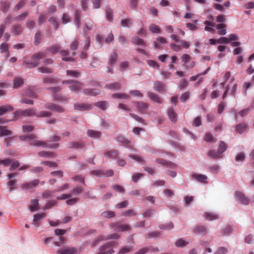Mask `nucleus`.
I'll return each instance as SVG.
<instances>
[{
    "label": "nucleus",
    "mask_w": 254,
    "mask_h": 254,
    "mask_svg": "<svg viewBox=\"0 0 254 254\" xmlns=\"http://www.w3.org/2000/svg\"><path fill=\"white\" fill-rule=\"evenodd\" d=\"M112 97L115 99L120 98L122 99H128L129 98V96L124 93H117L112 94Z\"/></svg>",
    "instance_id": "37"
},
{
    "label": "nucleus",
    "mask_w": 254,
    "mask_h": 254,
    "mask_svg": "<svg viewBox=\"0 0 254 254\" xmlns=\"http://www.w3.org/2000/svg\"><path fill=\"white\" fill-rule=\"evenodd\" d=\"M221 154L218 152L214 150H210L208 153V156L210 159H217L221 157Z\"/></svg>",
    "instance_id": "38"
},
{
    "label": "nucleus",
    "mask_w": 254,
    "mask_h": 254,
    "mask_svg": "<svg viewBox=\"0 0 254 254\" xmlns=\"http://www.w3.org/2000/svg\"><path fill=\"white\" fill-rule=\"evenodd\" d=\"M236 198L237 200L242 204L248 205L249 204V199L243 193L239 191L236 192Z\"/></svg>",
    "instance_id": "8"
},
{
    "label": "nucleus",
    "mask_w": 254,
    "mask_h": 254,
    "mask_svg": "<svg viewBox=\"0 0 254 254\" xmlns=\"http://www.w3.org/2000/svg\"><path fill=\"white\" fill-rule=\"evenodd\" d=\"M83 93L86 95L95 96L100 94L101 92L98 89L87 88L83 90Z\"/></svg>",
    "instance_id": "10"
},
{
    "label": "nucleus",
    "mask_w": 254,
    "mask_h": 254,
    "mask_svg": "<svg viewBox=\"0 0 254 254\" xmlns=\"http://www.w3.org/2000/svg\"><path fill=\"white\" fill-rule=\"evenodd\" d=\"M11 31L14 36H16L22 33L23 28L20 25L16 24L11 26Z\"/></svg>",
    "instance_id": "12"
},
{
    "label": "nucleus",
    "mask_w": 254,
    "mask_h": 254,
    "mask_svg": "<svg viewBox=\"0 0 254 254\" xmlns=\"http://www.w3.org/2000/svg\"><path fill=\"white\" fill-rule=\"evenodd\" d=\"M249 111L250 109L249 108L242 110L235 115V118H237L238 115L242 117L246 116L248 114Z\"/></svg>",
    "instance_id": "54"
},
{
    "label": "nucleus",
    "mask_w": 254,
    "mask_h": 254,
    "mask_svg": "<svg viewBox=\"0 0 254 254\" xmlns=\"http://www.w3.org/2000/svg\"><path fill=\"white\" fill-rule=\"evenodd\" d=\"M61 49V47L58 45H53L51 47H49L47 51L50 52L52 54H56Z\"/></svg>",
    "instance_id": "39"
},
{
    "label": "nucleus",
    "mask_w": 254,
    "mask_h": 254,
    "mask_svg": "<svg viewBox=\"0 0 254 254\" xmlns=\"http://www.w3.org/2000/svg\"><path fill=\"white\" fill-rule=\"evenodd\" d=\"M148 96L150 98V99L153 101L156 102L159 104L162 103V99L156 93L148 92Z\"/></svg>",
    "instance_id": "24"
},
{
    "label": "nucleus",
    "mask_w": 254,
    "mask_h": 254,
    "mask_svg": "<svg viewBox=\"0 0 254 254\" xmlns=\"http://www.w3.org/2000/svg\"><path fill=\"white\" fill-rule=\"evenodd\" d=\"M84 190V189L79 186L75 187L71 191V193L74 195H77Z\"/></svg>",
    "instance_id": "47"
},
{
    "label": "nucleus",
    "mask_w": 254,
    "mask_h": 254,
    "mask_svg": "<svg viewBox=\"0 0 254 254\" xmlns=\"http://www.w3.org/2000/svg\"><path fill=\"white\" fill-rule=\"evenodd\" d=\"M10 5V3L9 1H5L2 4L1 10L3 12H5L8 10V9L9 8Z\"/></svg>",
    "instance_id": "57"
},
{
    "label": "nucleus",
    "mask_w": 254,
    "mask_h": 254,
    "mask_svg": "<svg viewBox=\"0 0 254 254\" xmlns=\"http://www.w3.org/2000/svg\"><path fill=\"white\" fill-rule=\"evenodd\" d=\"M39 183V180L36 179L31 182H26L21 185L20 187L23 190H30L37 186Z\"/></svg>",
    "instance_id": "7"
},
{
    "label": "nucleus",
    "mask_w": 254,
    "mask_h": 254,
    "mask_svg": "<svg viewBox=\"0 0 254 254\" xmlns=\"http://www.w3.org/2000/svg\"><path fill=\"white\" fill-rule=\"evenodd\" d=\"M36 112L33 109H27L26 110H19L14 112V115L15 117H31L35 116Z\"/></svg>",
    "instance_id": "4"
},
{
    "label": "nucleus",
    "mask_w": 254,
    "mask_h": 254,
    "mask_svg": "<svg viewBox=\"0 0 254 254\" xmlns=\"http://www.w3.org/2000/svg\"><path fill=\"white\" fill-rule=\"evenodd\" d=\"M56 79L51 77H47L43 79V82L46 84L56 83Z\"/></svg>",
    "instance_id": "61"
},
{
    "label": "nucleus",
    "mask_w": 254,
    "mask_h": 254,
    "mask_svg": "<svg viewBox=\"0 0 254 254\" xmlns=\"http://www.w3.org/2000/svg\"><path fill=\"white\" fill-rule=\"evenodd\" d=\"M85 146L84 142H70L68 143V147L74 149L82 148Z\"/></svg>",
    "instance_id": "18"
},
{
    "label": "nucleus",
    "mask_w": 254,
    "mask_h": 254,
    "mask_svg": "<svg viewBox=\"0 0 254 254\" xmlns=\"http://www.w3.org/2000/svg\"><path fill=\"white\" fill-rule=\"evenodd\" d=\"M49 21L50 22H51L53 24V25L55 29H57L58 28L59 23L57 21L56 17H51L49 19Z\"/></svg>",
    "instance_id": "59"
},
{
    "label": "nucleus",
    "mask_w": 254,
    "mask_h": 254,
    "mask_svg": "<svg viewBox=\"0 0 254 254\" xmlns=\"http://www.w3.org/2000/svg\"><path fill=\"white\" fill-rule=\"evenodd\" d=\"M226 25L223 23H219L216 26L218 30V34L220 35H225L227 33Z\"/></svg>",
    "instance_id": "17"
},
{
    "label": "nucleus",
    "mask_w": 254,
    "mask_h": 254,
    "mask_svg": "<svg viewBox=\"0 0 254 254\" xmlns=\"http://www.w3.org/2000/svg\"><path fill=\"white\" fill-rule=\"evenodd\" d=\"M79 45V41L77 39H75L73 42L70 45V49L71 50H76Z\"/></svg>",
    "instance_id": "60"
},
{
    "label": "nucleus",
    "mask_w": 254,
    "mask_h": 254,
    "mask_svg": "<svg viewBox=\"0 0 254 254\" xmlns=\"http://www.w3.org/2000/svg\"><path fill=\"white\" fill-rule=\"evenodd\" d=\"M23 83L24 81L22 78L16 77L13 80V88L14 89L19 88L23 85Z\"/></svg>",
    "instance_id": "16"
},
{
    "label": "nucleus",
    "mask_w": 254,
    "mask_h": 254,
    "mask_svg": "<svg viewBox=\"0 0 254 254\" xmlns=\"http://www.w3.org/2000/svg\"><path fill=\"white\" fill-rule=\"evenodd\" d=\"M204 217L205 219L212 221L218 218V216L214 213L211 212H205L204 214Z\"/></svg>",
    "instance_id": "30"
},
{
    "label": "nucleus",
    "mask_w": 254,
    "mask_h": 254,
    "mask_svg": "<svg viewBox=\"0 0 254 254\" xmlns=\"http://www.w3.org/2000/svg\"><path fill=\"white\" fill-rule=\"evenodd\" d=\"M8 45L5 43H2L0 45V52L1 53H5V58H8L9 57V50L7 48Z\"/></svg>",
    "instance_id": "36"
},
{
    "label": "nucleus",
    "mask_w": 254,
    "mask_h": 254,
    "mask_svg": "<svg viewBox=\"0 0 254 254\" xmlns=\"http://www.w3.org/2000/svg\"><path fill=\"white\" fill-rule=\"evenodd\" d=\"M190 244L189 241H186L183 238L178 239L175 242V246L179 248H183Z\"/></svg>",
    "instance_id": "28"
},
{
    "label": "nucleus",
    "mask_w": 254,
    "mask_h": 254,
    "mask_svg": "<svg viewBox=\"0 0 254 254\" xmlns=\"http://www.w3.org/2000/svg\"><path fill=\"white\" fill-rule=\"evenodd\" d=\"M25 4V0H21L20 1H19L15 5L14 7V10L15 11H18L19 9L22 8L24 6Z\"/></svg>",
    "instance_id": "53"
},
{
    "label": "nucleus",
    "mask_w": 254,
    "mask_h": 254,
    "mask_svg": "<svg viewBox=\"0 0 254 254\" xmlns=\"http://www.w3.org/2000/svg\"><path fill=\"white\" fill-rule=\"evenodd\" d=\"M74 109L84 111L91 109V106L88 103H76L74 105Z\"/></svg>",
    "instance_id": "9"
},
{
    "label": "nucleus",
    "mask_w": 254,
    "mask_h": 254,
    "mask_svg": "<svg viewBox=\"0 0 254 254\" xmlns=\"http://www.w3.org/2000/svg\"><path fill=\"white\" fill-rule=\"evenodd\" d=\"M134 104L137 108L138 111L141 113H143L148 108V105L144 102H134Z\"/></svg>",
    "instance_id": "13"
},
{
    "label": "nucleus",
    "mask_w": 254,
    "mask_h": 254,
    "mask_svg": "<svg viewBox=\"0 0 254 254\" xmlns=\"http://www.w3.org/2000/svg\"><path fill=\"white\" fill-rule=\"evenodd\" d=\"M33 129L34 127L31 125H24L22 126V130L25 133L31 132Z\"/></svg>",
    "instance_id": "62"
},
{
    "label": "nucleus",
    "mask_w": 254,
    "mask_h": 254,
    "mask_svg": "<svg viewBox=\"0 0 254 254\" xmlns=\"http://www.w3.org/2000/svg\"><path fill=\"white\" fill-rule=\"evenodd\" d=\"M53 97L54 99L57 101H65L67 99L66 97L59 94H55Z\"/></svg>",
    "instance_id": "63"
},
{
    "label": "nucleus",
    "mask_w": 254,
    "mask_h": 254,
    "mask_svg": "<svg viewBox=\"0 0 254 254\" xmlns=\"http://www.w3.org/2000/svg\"><path fill=\"white\" fill-rule=\"evenodd\" d=\"M39 208V204L38 200L34 199L31 200V204L29 206V210L32 211H35V210H38Z\"/></svg>",
    "instance_id": "23"
},
{
    "label": "nucleus",
    "mask_w": 254,
    "mask_h": 254,
    "mask_svg": "<svg viewBox=\"0 0 254 254\" xmlns=\"http://www.w3.org/2000/svg\"><path fill=\"white\" fill-rule=\"evenodd\" d=\"M101 216L106 218H111L115 216V213L112 211H105L103 212L101 214Z\"/></svg>",
    "instance_id": "42"
},
{
    "label": "nucleus",
    "mask_w": 254,
    "mask_h": 254,
    "mask_svg": "<svg viewBox=\"0 0 254 254\" xmlns=\"http://www.w3.org/2000/svg\"><path fill=\"white\" fill-rule=\"evenodd\" d=\"M38 155L43 157L54 158L56 156V154L52 152L40 151L38 153Z\"/></svg>",
    "instance_id": "34"
},
{
    "label": "nucleus",
    "mask_w": 254,
    "mask_h": 254,
    "mask_svg": "<svg viewBox=\"0 0 254 254\" xmlns=\"http://www.w3.org/2000/svg\"><path fill=\"white\" fill-rule=\"evenodd\" d=\"M46 54L43 52H39L33 55L31 57V61H24L22 64L25 68H32L39 65V60L45 57Z\"/></svg>",
    "instance_id": "1"
},
{
    "label": "nucleus",
    "mask_w": 254,
    "mask_h": 254,
    "mask_svg": "<svg viewBox=\"0 0 254 254\" xmlns=\"http://www.w3.org/2000/svg\"><path fill=\"white\" fill-rule=\"evenodd\" d=\"M136 213L134 210L128 209L123 212L122 215L127 217H132L135 216Z\"/></svg>",
    "instance_id": "45"
},
{
    "label": "nucleus",
    "mask_w": 254,
    "mask_h": 254,
    "mask_svg": "<svg viewBox=\"0 0 254 254\" xmlns=\"http://www.w3.org/2000/svg\"><path fill=\"white\" fill-rule=\"evenodd\" d=\"M74 22L77 28L80 26V14L78 10H76L74 14Z\"/></svg>",
    "instance_id": "55"
},
{
    "label": "nucleus",
    "mask_w": 254,
    "mask_h": 254,
    "mask_svg": "<svg viewBox=\"0 0 254 254\" xmlns=\"http://www.w3.org/2000/svg\"><path fill=\"white\" fill-rule=\"evenodd\" d=\"M128 157L139 163H142L144 162L143 158L137 154H129Z\"/></svg>",
    "instance_id": "32"
},
{
    "label": "nucleus",
    "mask_w": 254,
    "mask_h": 254,
    "mask_svg": "<svg viewBox=\"0 0 254 254\" xmlns=\"http://www.w3.org/2000/svg\"><path fill=\"white\" fill-rule=\"evenodd\" d=\"M87 134L89 137L95 138H100L102 135L101 132L92 129L88 130Z\"/></svg>",
    "instance_id": "27"
},
{
    "label": "nucleus",
    "mask_w": 254,
    "mask_h": 254,
    "mask_svg": "<svg viewBox=\"0 0 254 254\" xmlns=\"http://www.w3.org/2000/svg\"><path fill=\"white\" fill-rule=\"evenodd\" d=\"M208 228L204 226L197 225L193 228V232L195 234L203 236L208 233Z\"/></svg>",
    "instance_id": "6"
},
{
    "label": "nucleus",
    "mask_w": 254,
    "mask_h": 254,
    "mask_svg": "<svg viewBox=\"0 0 254 254\" xmlns=\"http://www.w3.org/2000/svg\"><path fill=\"white\" fill-rule=\"evenodd\" d=\"M118 58V55L117 53H115V52H113L111 54V56H110V58L109 59V64L110 65H113L114 64L116 61H117V59Z\"/></svg>",
    "instance_id": "51"
},
{
    "label": "nucleus",
    "mask_w": 254,
    "mask_h": 254,
    "mask_svg": "<svg viewBox=\"0 0 254 254\" xmlns=\"http://www.w3.org/2000/svg\"><path fill=\"white\" fill-rule=\"evenodd\" d=\"M67 75L72 77H78L80 76V73L77 71L67 70L66 71Z\"/></svg>",
    "instance_id": "46"
},
{
    "label": "nucleus",
    "mask_w": 254,
    "mask_h": 254,
    "mask_svg": "<svg viewBox=\"0 0 254 254\" xmlns=\"http://www.w3.org/2000/svg\"><path fill=\"white\" fill-rule=\"evenodd\" d=\"M132 42L135 45H140L142 47H145L146 46L144 40L137 36H135L132 38Z\"/></svg>",
    "instance_id": "33"
},
{
    "label": "nucleus",
    "mask_w": 254,
    "mask_h": 254,
    "mask_svg": "<svg viewBox=\"0 0 254 254\" xmlns=\"http://www.w3.org/2000/svg\"><path fill=\"white\" fill-rule=\"evenodd\" d=\"M133 246H126L120 249V250L118 252V254H125V253H128L130 252L133 249Z\"/></svg>",
    "instance_id": "44"
},
{
    "label": "nucleus",
    "mask_w": 254,
    "mask_h": 254,
    "mask_svg": "<svg viewBox=\"0 0 254 254\" xmlns=\"http://www.w3.org/2000/svg\"><path fill=\"white\" fill-rule=\"evenodd\" d=\"M115 231L117 232L127 231L130 230V226L125 224H114Z\"/></svg>",
    "instance_id": "14"
},
{
    "label": "nucleus",
    "mask_w": 254,
    "mask_h": 254,
    "mask_svg": "<svg viewBox=\"0 0 254 254\" xmlns=\"http://www.w3.org/2000/svg\"><path fill=\"white\" fill-rule=\"evenodd\" d=\"M248 126L245 123L240 124L236 126V130L238 133L241 134L243 133L247 128Z\"/></svg>",
    "instance_id": "31"
},
{
    "label": "nucleus",
    "mask_w": 254,
    "mask_h": 254,
    "mask_svg": "<svg viewBox=\"0 0 254 254\" xmlns=\"http://www.w3.org/2000/svg\"><path fill=\"white\" fill-rule=\"evenodd\" d=\"M64 84H68V88L72 92H78L83 86V84L77 80H66L63 81Z\"/></svg>",
    "instance_id": "3"
},
{
    "label": "nucleus",
    "mask_w": 254,
    "mask_h": 254,
    "mask_svg": "<svg viewBox=\"0 0 254 254\" xmlns=\"http://www.w3.org/2000/svg\"><path fill=\"white\" fill-rule=\"evenodd\" d=\"M149 30L153 33H161V29L160 27L155 24H152L149 26Z\"/></svg>",
    "instance_id": "41"
},
{
    "label": "nucleus",
    "mask_w": 254,
    "mask_h": 254,
    "mask_svg": "<svg viewBox=\"0 0 254 254\" xmlns=\"http://www.w3.org/2000/svg\"><path fill=\"white\" fill-rule=\"evenodd\" d=\"M106 14L107 19L109 21H112L113 19V10H112V9L109 7H107L106 8Z\"/></svg>",
    "instance_id": "50"
},
{
    "label": "nucleus",
    "mask_w": 254,
    "mask_h": 254,
    "mask_svg": "<svg viewBox=\"0 0 254 254\" xmlns=\"http://www.w3.org/2000/svg\"><path fill=\"white\" fill-rule=\"evenodd\" d=\"M94 105L103 111L106 110L108 107V102L105 101L95 102L94 103Z\"/></svg>",
    "instance_id": "25"
},
{
    "label": "nucleus",
    "mask_w": 254,
    "mask_h": 254,
    "mask_svg": "<svg viewBox=\"0 0 254 254\" xmlns=\"http://www.w3.org/2000/svg\"><path fill=\"white\" fill-rule=\"evenodd\" d=\"M46 215L44 213H37L34 215L33 218V224L37 226L38 223H39L41 219L44 218L46 217Z\"/></svg>",
    "instance_id": "26"
},
{
    "label": "nucleus",
    "mask_w": 254,
    "mask_h": 254,
    "mask_svg": "<svg viewBox=\"0 0 254 254\" xmlns=\"http://www.w3.org/2000/svg\"><path fill=\"white\" fill-rule=\"evenodd\" d=\"M21 141H25L27 139L29 140V143L31 145L36 147H47L48 145L46 143L42 141L37 140L34 134L23 135L19 136Z\"/></svg>",
    "instance_id": "2"
},
{
    "label": "nucleus",
    "mask_w": 254,
    "mask_h": 254,
    "mask_svg": "<svg viewBox=\"0 0 254 254\" xmlns=\"http://www.w3.org/2000/svg\"><path fill=\"white\" fill-rule=\"evenodd\" d=\"M228 252V250L225 247H219L215 252L214 254H225Z\"/></svg>",
    "instance_id": "64"
},
{
    "label": "nucleus",
    "mask_w": 254,
    "mask_h": 254,
    "mask_svg": "<svg viewBox=\"0 0 254 254\" xmlns=\"http://www.w3.org/2000/svg\"><path fill=\"white\" fill-rule=\"evenodd\" d=\"M192 177L200 183H206L207 176L203 174H193Z\"/></svg>",
    "instance_id": "29"
},
{
    "label": "nucleus",
    "mask_w": 254,
    "mask_h": 254,
    "mask_svg": "<svg viewBox=\"0 0 254 254\" xmlns=\"http://www.w3.org/2000/svg\"><path fill=\"white\" fill-rule=\"evenodd\" d=\"M57 254H77V250L73 247H64L56 251Z\"/></svg>",
    "instance_id": "5"
},
{
    "label": "nucleus",
    "mask_w": 254,
    "mask_h": 254,
    "mask_svg": "<svg viewBox=\"0 0 254 254\" xmlns=\"http://www.w3.org/2000/svg\"><path fill=\"white\" fill-rule=\"evenodd\" d=\"M174 227V225L172 222H169L166 224H162L160 226V229L165 230H170Z\"/></svg>",
    "instance_id": "58"
},
{
    "label": "nucleus",
    "mask_w": 254,
    "mask_h": 254,
    "mask_svg": "<svg viewBox=\"0 0 254 254\" xmlns=\"http://www.w3.org/2000/svg\"><path fill=\"white\" fill-rule=\"evenodd\" d=\"M117 140L118 142L125 144H129L130 143V141L127 139L124 136L122 135H118L117 137Z\"/></svg>",
    "instance_id": "49"
},
{
    "label": "nucleus",
    "mask_w": 254,
    "mask_h": 254,
    "mask_svg": "<svg viewBox=\"0 0 254 254\" xmlns=\"http://www.w3.org/2000/svg\"><path fill=\"white\" fill-rule=\"evenodd\" d=\"M119 155V151L116 150L107 151L104 153L105 157L112 159H117Z\"/></svg>",
    "instance_id": "15"
},
{
    "label": "nucleus",
    "mask_w": 254,
    "mask_h": 254,
    "mask_svg": "<svg viewBox=\"0 0 254 254\" xmlns=\"http://www.w3.org/2000/svg\"><path fill=\"white\" fill-rule=\"evenodd\" d=\"M168 115L172 122H175L177 121V115L172 109L168 110Z\"/></svg>",
    "instance_id": "48"
},
{
    "label": "nucleus",
    "mask_w": 254,
    "mask_h": 254,
    "mask_svg": "<svg viewBox=\"0 0 254 254\" xmlns=\"http://www.w3.org/2000/svg\"><path fill=\"white\" fill-rule=\"evenodd\" d=\"M227 149V145L223 141H221L218 146V151L221 154Z\"/></svg>",
    "instance_id": "52"
},
{
    "label": "nucleus",
    "mask_w": 254,
    "mask_h": 254,
    "mask_svg": "<svg viewBox=\"0 0 254 254\" xmlns=\"http://www.w3.org/2000/svg\"><path fill=\"white\" fill-rule=\"evenodd\" d=\"M56 204V201L52 200L49 201L46 204L42 207L43 210L50 209L52 206H54Z\"/></svg>",
    "instance_id": "56"
},
{
    "label": "nucleus",
    "mask_w": 254,
    "mask_h": 254,
    "mask_svg": "<svg viewBox=\"0 0 254 254\" xmlns=\"http://www.w3.org/2000/svg\"><path fill=\"white\" fill-rule=\"evenodd\" d=\"M13 107L10 105H5L0 107V116L4 115L6 113L12 111Z\"/></svg>",
    "instance_id": "20"
},
{
    "label": "nucleus",
    "mask_w": 254,
    "mask_h": 254,
    "mask_svg": "<svg viewBox=\"0 0 254 254\" xmlns=\"http://www.w3.org/2000/svg\"><path fill=\"white\" fill-rule=\"evenodd\" d=\"M51 116V113L45 111H41L38 113H36L35 116L38 118L48 117Z\"/></svg>",
    "instance_id": "43"
},
{
    "label": "nucleus",
    "mask_w": 254,
    "mask_h": 254,
    "mask_svg": "<svg viewBox=\"0 0 254 254\" xmlns=\"http://www.w3.org/2000/svg\"><path fill=\"white\" fill-rule=\"evenodd\" d=\"M154 89L160 93L164 92L165 91V85L161 81H155L154 82Z\"/></svg>",
    "instance_id": "11"
},
{
    "label": "nucleus",
    "mask_w": 254,
    "mask_h": 254,
    "mask_svg": "<svg viewBox=\"0 0 254 254\" xmlns=\"http://www.w3.org/2000/svg\"><path fill=\"white\" fill-rule=\"evenodd\" d=\"M28 15V12L27 11H24L22 13L17 15L14 19L16 21H20L24 20L27 15Z\"/></svg>",
    "instance_id": "40"
},
{
    "label": "nucleus",
    "mask_w": 254,
    "mask_h": 254,
    "mask_svg": "<svg viewBox=\"0 0 254 254\" xmlns=\"http://www.w3.org/2000/svg\"><path fill=\"white\" fill-rule=\"evenodd\" d=\"M12 135V132L8 129L6 127L0 126V137L8 136Z\"/></svg>",
    "instance_id": "21"
},
{
    "label": "nucleus",
    "mask_w": 254,
    "mask_h": 254,
    "mask_svg": "<svg viewBox=\"0 0 254 254\" xmlns=\"http://www.w3.org/2000/svg\"><path fill=\"white\" fill-rule=\"evenodd\" d=\"M132 25V21L130 19H122L120 21V26L123 27H130Z\"/></svg>",
    "instance_id": "35"
},
{
    "label": "nucleus",
    "mask_w": 254,
    "mask_h": 254,
    "mask_svg": "<svg viewBox=\"0 0 254 254\" xmlns=\"http://www.w3.org/2000/svg\"><path fill=\"white\" fill-rule=\"evenodd\" d=\"M156 162L162 165L171 168H174L176 166L174 163L171 162L166 161V160L162 159H156Z\"/></svg>",
    "instance_id": "22"
},
{
    "label": "nucleus",
    "mask_w": 254,
    "mask_h": 254,
    "mask_svg": "<svg viewBox=\"0 0 254 254\" xmlns=\"http://www.w3.org/2000/svg\"><path fill=\"white\" fill-rule=\"evenodd\" d=\"M121 84L120 82H117L106 84L105 87L110 90H118L121 89Z\"/></svg>",
    "instance_id": "19"
}]
</instances>
